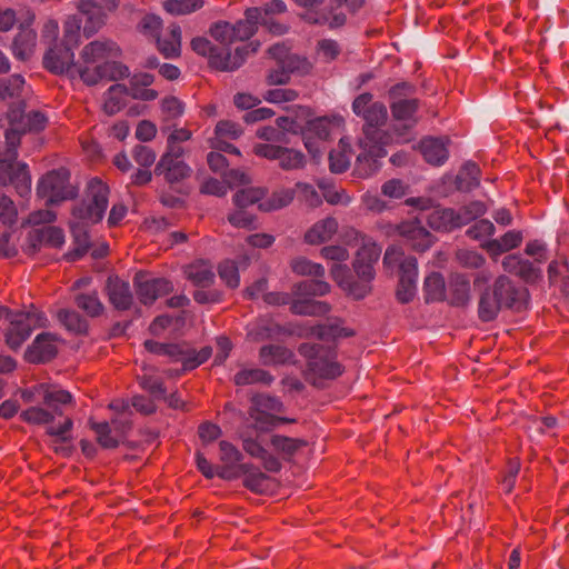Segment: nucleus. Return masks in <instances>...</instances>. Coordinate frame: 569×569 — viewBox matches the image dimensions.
<instances>
[{
	"mask_svg": "<svg viewBox=\"0 0 569 569\" xmlns=\"http://www.w3.org/2000/svg\"><path fill=\"white\" fill-rule=\"evenodd\" d=\"M119 47L110 40H94L86 44L77 62V76L88 86L102 80H119L129 76V69L117 62Z\"/></svg>",
	"mask_w": 569,
	"mask_h": 569,
	"instance_id": "1",
	"label": "nucleus"
},
{
	"mask_svg": "<svg viewBox=\"0 0 569 569\" xmlns=\"http://www.w3.org/2000/svg\"><path fill=\"white\" fill-rule=\"evenodd\" d=\"M109 188L100 179H91L87 187L84 199L74 206L70 221L71 232L78 246L70 260L83 254L89 248L88 227L102 220L108 207Z\"/></svg>",
	"mask_w": 569,
	"mask_h": 569,
	"instance_id": "2",
	"label": "nucleus"
},
{
	"mask_svg": "<svg viewBox=\"0 0 569 569\" xmlns=\"http://www.w3.org/2000/svg\"><path fill=\"white\" fill-rule=\"evenodd\" d=\"M191 48L194 52L200 56L208 57L209 64L220 71H233L242 66L246 57L249 52H256L258 44L253 43L238 47L234 53H231L229 49H218L203 37L193 38L191 41Z\"/></svg>",
	"mask_w": 569,
	"mask_h": 569,
	"instance_id": "3",
	"label": "nucleus"
},
{
	"mask_svg": "<svg viewBox=\"0 0 569 569\" xmlns=\"http://www.w3.org/2000/svg\"><path fill=\"white\" fill-rule=\"evenodd\" d=\"M277 128L287 133H300L303 144L308 152L318 158L320 151V118L310 116L308 109H301L296 119L288 117H279L277 119Z\"/></svg>",
	"mask_w": 569,
	"mask_h": 569,
	"instance_id": "4",
	"label": "nucleus"
},
{
	"mask_svg": "<svg viewBox=\"0 0 569 569\" xmlns=\"http://www.w3.org/2000/svg\"><path fill=\"white\" fill-rule=\"evenodd\" d=\"M345 238L349 246H360L356 253L353 269L361 280L371 282L376 276L375 264L380 258L381 248L372 238L357 231L356 229L347 230Z\"/></svg>",
	"mask_w": 569,
	"mask_h": 569,
	"instance_id": "5",
	"label": "nucleus"
},
{
	"mask_svg": "<svg viewBox=\"0 0 569 569\" xmlns=\"http://www.w3.org/2000/svg\"><path fill=\"white\" fill-rule=\"evenodd\" d=\"M146 349L154 355L166 356L171 362H180L182 371L193 370L204 363L212 355L210 347L200 350L191 348L187 343H160L153 340L144 341Z\"/></svg>",
	"mask_w": 569,
	"mask_h": 569,
	"instance_id": "6",
	"label": "nucleus"
},
{
	"mask_svg": "<svg viewBox=\"0 0 569 569\" xmlns=\"http://www.w3.org/2000/svg\"><path fill=\"white\" fill-rule=\"evenodd\" d=\"M9 321L6 342L11 349L16 350L21 347L34 329L46 327L48 320L43 312L31 307L28 311L10 315Z\"/></svg>",
	"mask_w": 569,
	"mask_h": 569,
	"instance_id": "7",
	"label": "nucleus"
},
{
	"mask_svg": "<svg viewBox=\"0 0 569 569\" xmlns=\"http://www.w3.org/2000/svg\"><path fill=\"white\" fill-rule=\"evenodd\" d=\"M9 321L6 342L11 349L16 350L21 347L34 329L46 327L48 320L43 312L31 307L28 311L10 315Z\"/></svg>",
	"mask_w": 569,
	"mask_h": 569,
	"instance_id": "8",
	"label": "nucleus"
},
{
	"mask_svg": "<svg viewBox=\"0 0 569 569\" xmlns=\"http://www.w3.org/2000/svg\"><path fill=\"white\" fill-rule=\"evenodd\" d=\"M70 174L64 168L52 170L43 176L37 186V194L47 203H58L76 196L69 182Z\"/></svg>",
	"mask_w": 569,
	"mask_h": 569,
	"instance_id": "9",
	"label": "nucleus"
},
{
	"mask_svg": "<svg viewBox=\"0 0 569 569\" xmlns=\"http://www.w3.org/2000/svg\"><path fill=\"white\" fill-rule=\"evenodd\" d=\"M415 91V86L408 82L397 83L390 88V110L396 120L417 121L415 114L419 109L420 101L417 98H411Z\"/></svg>",
	"mask_w": 569,
	"mask_h": 569,
	"instance_id": "10",
	"label": "nucleus"
},
{
	"mask_svg": "<svg viewBox=\"0 0 569 569\" xmlns=\"http://www.w3.org/2000/svg\"><path fill=\"white\" fill-rule=\"evenodd\" d=\"M118 0H79L77 8L86 16L83 33L87 38L94 34L106 22L108 13L116 10Z\"/></svg>",
	"mask_w": 569,
	"mask_h": 569,
	"instance_id": "11",
	"label": "nucleus"
},
{
	"mask_svg": "<svg viewBox=\"0 0 569 569\" xmlns=\"http://www.w3.org/2000/svg\"><path fill=\"white\" fill-rule=\"evenodd\" d=\"M503 309L520 310L526 305L525 289L518 288L507 276H499L493 284L485 287Z\"/></svg>",
	"mask_w": 569,
	"mask_h": 569,
	"instance_id": "12",
	"label": "nucleus"
},
{
	"mask_svg": "<svg viewBox=\"0 0 569 569\" xmlns=\"http://www.w3.org/2000/svg\"><path fill=\"white\" fill-rule=\"evenodd\" d=\"M366 121L363 126V138L367 143L372 142L389 143L391 140L390 134L382 130L381 127L386 124L388 119L387 108L382 102H373L370 109L362 116Z\"/></svg>",
	"mask_w": 569,
	"mask_h": 569,
	"instance_id": "13",
	"label": "nucleus"
},
{
	"mask_svg": "<svg viewBox=\"0 0 569 569\" xmlns=\"http://www.w3.org/2000/svg\"><path fill=\"white\" fill-rule=\"evenodd\" d=\"M395 231L417 252H425L435 243V237L416 218L398 223Z\"/></svg>",
	"mask_w": 569,
	"mask_h": 569,
	"instance_id": "14",
	"label": "nucleus"
},
{
	"mask_svg": "<svg viewBox=\"0 0 569 569\" xmlns=\"http://www.w3.org/2000/svg\"><path fill=\"white\" fill-rule=\"evenodd\" d=\"M18 211L14 202L0 192V256L11 257L17 253L16 244L11 241L10 227L17 221Z\"/></svg>",
	"mask_w": 569,
	"mask_h": 569,
	"instance_id": "15",
	"label": "nucleus"
},
{
	"mask_svg": "<svg viewBox=\"0 0 569 569\" xmlns=\"http://www.w3.org/2000/svg\"><path fill=\"white\" fill-rule=\"evenodd\" d=\"M320 292V282L315 279L301 281L296 287L291 310L297 315H317L320 305L317 300Z\"/></svg>",
	"mask_w": 569,
	"mask_h": 569,
	"instance_id": "16",
	"label": "nucleus"
},
{
	"mask_svg": "<svg viewBox=\"0 0 569 569\" xmlns=\"http://www.w3.org/2000/svg\"><path fill=\"white\" fill-rule=\"evenodd\" d=\"M360 147L363 149L356 160L353 174L358 178H368L377 172L379 164L378 159L387 154L383 147L388 143L371 142L367 143V140L360 139Z\"/></svg>",
	"mask_w": 569,
	"mask_h": 569,
	"instance_id": "17",
	"label": "nucleus"
},
{
	"mask_svg": "<svg viewBox=\"0 0 569 569\" xmlns=\"http://www.w3.org/2000/svg\"><path fill=\"white\" fill-rule=\"evenodd\" d=\"M74 54L70 46H54L50 48L43 57V64L49 71L62 74L67 73L71 78L77 76L76 66L73 61Z\"/></svg>",
	"mask_w": 569,
	"mask_h": 569,
	"instance_id": "18",
	"label": "nucleus"
},
{
	"mask_svg": "<svg viewBox=\"0 0 569 569\" xmlns=\"http://www.w3.org/2000/svg\"><path fill=\"white\" fill-rule=\"evenodd\" d=\"M241 134L240 124L229 120L219 121L214 129V136L209 140L210 148L240 156L239 149L230 141L237 140Z\"/></svg>",
	"mask_w": 569,
	"mask_h": 569,
	"instance_id": "19",
	"label": "nucleus"
},
{
	"mask_svg": "<svg viewBox=\"0 0 569 569\" xmlns=\"http://www.w3.org/2000/svg\"><path fill=\"white\" fill-rule=\"evenodd\" d=\"M418 262L416 258L406 260L399 272L396 298L400 303L410 302L417 292Z\"/></svg>",
	"mask_w": 569,
	"mask_h": 569,
	"instance_id": "20",
	"label": "nucleus"
},
{
	"mask_svg": "<svg viewBox=\"0 0 569 569\" xmlns=\"http://www.w3.org/2000/svg\"><path fill=\"white\" fill-rule=\"evenodd\" d=\"M172 290V283L163 278L137 279V295L140 302L146 306L152 305L158 298L170 293Z\"/></svg>",
	"mask_w": 569,
	"mask_h": 569,
	"instance_id": "21",
	"label": "nucleus"
},
{
	"mask_svg": "<svg viewBox=\"0 0 569 569\" xmlns=\"http://www.w3.org/2000/svg\"><path fill=\"white\" fill-rule=\"evenodd\" d=\"M28 242L33 252L41 247L60 248L64 243V234L58 227L42 226L29 232Z\"/></svg>",
	"mask_w": 569,
	"mask_h": 569,
	"instance_id": "22",
	"label": "nucleus"
},
{
	"mask_svg": "<svg viewBox=\"0 0 569 569\" xmlns=\"http://www.w3.org/2000/svg\"><path fill=\"white\" fill-rule=\"evenodd\" d=\"M56 337L51 333H40L26 351V359L32 363L51 360L57 355Z\"/></svg>",
	"mask_w": 569,
	"mask_h": 569,
	"instance_id": "23",
	"label": "nucleus"
},
{
	"mask_svg": "<svg viewBox=\"0 0 569 569\" xmlns=\"http://www.w3.org/2000/svg\"><path fill=\"white\" fill-rule=\"evenodd\" d=\"M330 310V307L322 302V346L325 342H332V348H336V341L340 338L353 337L355 331L345 326L341 318L325 315Z\"/></svg>",
	"mask_w": 569,
	"mask_h": 569,
	"instance_id": "24",
	"label": "nucleus"
},
{
	"mask_svg": "<svg viewBox=\"0 0 569 569\" xmlns=\"http://www.w3.org/2000/svg\"><path fill=\"white\" fill-rule=\"evenodd\" d=\"M219 450L221 466H217V476L222 479H233L237 477L236 467H238L242 455L228 441H220Z\"/></svg>",
	"mask_w": 569,
	"mask_h": 569,
	"instance_id": "25",
	"label": "nucleus"
},
{
	"mask_svg": "<svg viewBox=\"0 0 569 569\" xmlns=\"http://www.w3.org/2000/svg\"><path fill=\"white\" fill-rule=\"evenodd\" d=\"M470 280L466 274L453 273L449 278L446 299L451 306L465 307L469 303Z\"/></svg>",
	"mask_w": 569,
	"mask_h": 569,
	"instance_id": "26",
	"label": "nucleus"
},
{
	"mask_svg": "<svg viewBox=\"0 0 569 569\" xmlns=\"http://www.w3.org/2000/svg\"><path fill=\"white\" fill-rule=\"evenodd\" d=\"M109 300L119 310H127L132 303V295L128 282L119 278H109L107 283Z\"/></svg>",
	"mask_w": 569,
	"mask_h": 569,
	"instance_id": "27",
	"label": "nucleus"
},
{
	"mask_svg": "<svg viewBox=\"0 0 569 569\" xmlns=\"http://www.w3.org/2000/svg\"><path fill=\"white\" fill-rule=\"evenodd\" d=\"M299 352L307 361L306 379L317 386L320 382V348L316 343L305 342L299 347Z\"/></svg>",
	"mask_w": 569,
	"mask_h": 569,
	"instance_id": "28",
	"label": "nucleus"
},
{
	"mask_svg": "<svg viewBox=\"0 0 569 569\" xmlns=\"http://www.w3.org/2000/svg\"><path fill=\"white\" fill-rule=\"evenodd\" d=\"M420 151L425 160L432 166H440L448 159L447 144L439 138H425L420 142Z\"/></svg>",
	"mask_w": 569,
	"mask_h": 569,
	"instance_id": "29",
	"label": "nucleus"
},
{
	"mask_svg": "<svg viewBox=\"0 0 569 569\" xmlns=\"http://www.w3.org/2000/svg\"><path fill=\"white\" fill-rule=\"evenodd\" d=\"M262 17L260 8H249L244 12V19L232 24L236 41H244L252 37Z\"/></svg>",
	"mask_w": 569,
	"mask_h": 569,
	"instance_id": "30",
	"label": "nucleus"
},
{
	"mask_svg": "<svg viewBox=\"0 0 569 569\" xmlns=\"http://www.w3.org/2000/svg\"><path fill=\"white\" fill-rule=\"evenodd\" d=\"M8 121L10 126L4 131L6 150L0 152V163H7L11 167L12 162L18 157L17 149L20 144L22 131L20 129L21 126L19 123L13 122V120L10 117H8Z\"/></svg>",
	"mask_w": 569,
	"mask_h": 569,
	"instance_id": "31",
	"label": "nucleus"
},
{
	"mask_svg": "<svg viewBox=\"0 0 569 569\" xmlns=\"http://www.w3.org/2000/svg\"><path fill=\"white\" fill-rule=\"evenodd\" d=\"M184 274L197 287H209L214 281V272L211 264L203 260L187 266Z\"/></svg>",
	"mask_w": 569,
	"mask_h": 569,
	"instance_id": "32",
	"label": "nucleus"
},
{
	"mask_svg": "<svg viewBox=\"0 0 569 569\" xmlns=\"http://www.w3.org/2000/svg\"><path fill=\"white\" fill-rule=\"evenodd\" d=\"M425 218L427 224L437 231H451L457 228L455 210L451 208L436 207Z\"/></svg>",
	"mask_w": 569,
	"mask_h": 569,
	"instance_id": "33",
	"label": "nucleus"
},
{
	"mask_svg": "<svg viewBox=\"0 0 569 569\" xmlns=\"http://www.w3.org/2000/svg\"><path fill=\"white\" fill-rule=\"evenodd\" d=\"M159 51L166 58H174L180 54L181 50V29L178 24H170L168 33L163 37H157Z\"/></svg>",
	"mask_w": 569,
	"mask_h": 569,
	"instance_id": "34",
	"label": "nucleus"
},
{
	"mask_svg": "<svg viewBox=\"0 0 569 569\" xmlns=\"http://www.w3.org/2000/svg\"><path fill=\"white\" fill-rule=\"evenodd\" d=\"M37 33L29 27H21L13 40L12 50L16 58L27 60L36 47Z\"/></svg>",
	"mask_w": 569,
	"mask_h": 569,
	"instance_id": "35",
	"label": "nucleus"
},
{
	"mask_svg": "<svg viewBox=\"0 0 569 569\" xmlns=\"http://www.w3.org/2000/svg\"><path fill=\"white\" fill-rule=\"evenodd\" d=\"M259 358L264 366H280L291 362L293 353L280 345H267L261 347Z\"/></svg>",
	"mask_w": 569,
	"mask_h": 569,
	"instance_id": "36",
	"label": "nucleus"
},
{
	"mask_svg": "<svg viewBox=\"0 0 569 569\" xmlns=\"http://www.w3.org/2000/svg\"><path fill=\"white\" fill-rule=\"evenodd\" d=\"M426 302L443 301L447 297V286L440 272H431L423 282Z\"/></svg>",
	"mask_w": 569,
	"mask_h": 569,
	"instance_id": "37",
	"label": "nucleus"
},
{
	"mask_svg": "<svg viewBox=\"0 0 569 569\" xmlns=\"http://www.w3.org/2000/svg\"><path fill=\"white\" fill-rule=\"evenodd\" d=\"M480 183V168L476 162H466L456 177V187L459 191L468 192Z\"/></svg>",
	"mask_w": 569,
	"mask_h": 569,
	"instance_id": "38",
	"label": "nucleus"
},
{
	"mask_svg": "<svg viewBox=\"0 0 569 569\" xmlns=\"http://www.w3.org/2000/svg\"><path fill=\"white\" fill-rule=\"evenodd\" d=\"M343 372L345 367L337 358L336 348L322 346V381L333 380Z\"/></svg>",
	"mask_w": 569,
	"mask_h": 569,
	"instance_id": "39",
	"label": "nucleus"
},
{
	"mask_svg": "<svg viewBox=\"0 0 569 569\" xmlns=\"http://www.w3.org/2000/svg\"><path fill=\"white\" fill-rule=\"evenodd\" d=\"M128 89L123 84H113L104 93L103 110L112 116L119 112L126 104Z\"/></svg>",
	"mask_w": 569,
	"mask_h": 569,
	"instance_id": "40",
	"label": "nucleus"
},
{
	"mask_svg": "<svg viewBox=\"0 0 569 569\" xmlns=\"http://www.w3.org/2000/svg\"><path fill=\"white\" fill-rule=\"evenodd\" d=\"M502 308L485 288L479 292L478 317L482 322L495 320Z\"/></svg>",
	"mask_w": 569,
	"mask_h": 569,
	"instance_id": "41",
	"label": "nucleus"
},
{
	"mask_svg": "<svg viewBox=\"0 0 569 569\" xmlns=\"http://www.w3.org/2000/svg\"><path fill=\"white\" fill-rule=\"evenodd\" d=\"M486 206L481 201H472L462 207L457 211L455 210V220L457 228H461L479 217L486 213Z\"/></svg>",
	"mask_w": 569,
	"mask_h": 569,
	"instance_id": "42",
	"label": "nucleus"
},
{
	"mask_svg": "<svg viewBox=\"0 0 569 569\" xmlns=\"http://www.w3.org/2000/svg\"><path fill=\"white\" fill-rule=\"evenodd\" d=\"M272 381L273 377L268 371L259 368L243 369L234 376V383L237 386L252 383L270 385Z\"/></svg>",
	"mask_w": 569,
	"mask_h": 569,
	"instance_id": "43",
	"label": "nucleus"
},
{
	"mask_svg": "<svg viewBox=\"0 0 569 569\" xmlns=\"http://www.w3.org/2000/svg\"><path fill=\"white\" fill-rule=\"evenodd\" d=\"M350 166V148L340 139L338 149L329 153V169L333 173H342Z\"/></svg>",
	"mask_w": 569,
	"mask_h": 569,
	"instance_id": "44",
	"label": "nucleus"
},
{
	"mask_svg": "<svg viewBox=\"0 0 569 569\" xmlns=\"http://www.w3.org/2000/svg\"><path fill=\"white\" fill-rule=\"evenodd\" d=\"M204 4L203 0H167L163 2V9L173 16L189 14Z\"/></svg>",
	"mask_w": 569,
	"mask_h": 569,
	"instance_id": "45",
	"label": "nucleus"
},
{
	"mask_svg": "<svg viewBox=\"0 0 569 569\" xmlns=\"http://www.w3.org/2000/svg\"><path fill=\"white\" fill-rule=\"evenodd\" d=\"M522 241V233L517 230L506 232L500 239L491 240L488 248L496 252H506L517 248Z\"/></svg>",
	"mask_w": 569,
	"mask_h": 569,
	"instance_id": "46",
	"label": "nucleus"
},
{
	"mask_svg": "<svg viewBox=\"0 0 569 569\" xmlns=\"http://www.w3.org/2000/svg\"><path fill=\"white\" fill-rule=\"evenodd\" d=\"M295 197V191L291 189H281L272 193V196L259 203V209L263 211L278 210L288 206Z\"/></svg>",
	"mask_w": 569,
	"mask_h": 569,
	"instance_id": "47",
	"label": "nucleus"
},
{
	"mask_svg": "<svg viewBox=\"0 0 569 569\" xmlns=\"http://www.w3.org/2000/svg\"><path fill=\"white\" fill-rule=\"evenodd\" d=\"M183 153V148H167V151L162 154L160 161L156 166V173L160 176L169 171V168L184 164L186 162L181 159Z\"/></svg>",
	"mask_w": 569,
	"mask_h": 569,
	"instance_id": "48",
	"label": "nucleus"
},
{
	"mask_svg": "<svg viewBox=\"0 0 569 569\" xmlns=\"http://www.w3.org/2000/svg\"><path fill=\"white\" fill-rule=\"evenodd\" d=\"M279 156V166L283 170H295L302 168L306 162L305 154L295 149L282 147Z\"/></svg>",
	"mask_w": 569,
	"mask_h": 569,
	"instance_id": "49",
	"label": "nucleus"
},
{
	"mask_svg": "<svg viewBox=\"0 0 569 569\" xmlns=\"http://www.w3.org/2000/svg\"><path fill=\"white\" fill-rule=\"evenodd\" d=\"M244 473V486L254 492H262L267 487L268 477L259 470L250 471L248 465L239 466Z\"/></svg>",
	"mask_w": 569,
	"mask_h": 569,
	"instance_id": "50",
	"label": "nucleus"
},
{
	"mask_svg": "<svg viewBox=\"0 0 569 569\" xmlns=\"http://www.w3.org/2000/svg\"><path fill=\"white\" fill-rule=\"evenodd\" d=\"M293 57H287L276 69L271 70L268 74L269 84H284L290 80V72L295 68Z\"/></svg>",
	"mask_w": 569,
	"mask_h": 569,
	"instance_id": "51",
	"label": "nucleus"
},
{
	"mask_svg": "<svg viewBox=\"0 0 569 569\" xmlns=\"http://www.w3.org/2000/svg\"><path fill=\"white\" fill-rule=\"evenodd\" d=\"M264 191L260 188H246L239 190L234 197L233 202L234 204L240 208L244 209L249 206H252L257 202L260 203V200L263 198Z\"/></svg>",
	"mask_w": 569,
	"mask_h": 569,
	"instance_id": "52",
	"label": "nucleus"
},
{
	"mask_svg": "<svg viewBox=\"0 0 569 569\" xmlns=\"http://www.w3.org/2000/svg\"><path fill=\"white\" fill-rule=\"evenodd\" d=\"M90 425L103 448H116L119 445V437L111 435L112 430L108 422H90Z\"/></svg>",
	"mask_w": 569,
	"mask_h": 569,
	"instance_id": "53",
	"label": "nucleus"
},
{
	"mask_svg": "<svg viewBox=\"0 0 569 569\" xmlns=\"http://www.w3.org/2000/svg\"><path fill=\"white\" fill-rule=\"evenodd\" d=\"M81 19L69 17L63 24V40L67 46L77 47L80 41Z\"/></svg>",
	"mask_w": 569,
	"mask_h": 569,
	"instance_id": "54",
	"label": "nucleus"
},
{
	"mask_svg": "<svg viewBox=\"0 0 569 569\" xmlns=\"http://www.w3.org/2000/svg\"><path fill=\"white\" fill-rule=\"evenodd\" d=\"M72 401V396L69 391L62 389H51L46 391L43 397V402L48 407L53 408V412L57 416H61L62 411L57 407V405H67Z\"/></svg>",
	"mask_w": 569,
	"mask_h": 569,
	"instance_id": "55",
	"label": "nucleus"
},
{
	"mask_svg": "<svg viewBox=\"0 0 569 569\" xmlns=\"http://www.w3.org/2000/svg\"><path fill=\"white\" fill-rule=\"evenodd\" d=\"M54 416H57L53 411H48L41 407H30L21 413V418L23 421L33 425H46L53 421Z\"/></svg>",
	"mask_w": 569,
	"mask_h": 569,
	"instance_id": "56",
	"label": "nucleus"
},
{
	"mask_svg": "<svg viewBox=\"0 0 569 569\" xmlns=\"http://www.w3.org/2000/svg\"><path fill=\"white\" fill-rule=\"evenodd\" d=\"M76 302L81 310L91 317L99 316L103 310L97 293L79 295Z\"/></svg>",
	"mask_w": 569,
	"mask_h": 569,
	"instance_id": "57",
	"label": "nucleus"
},
{
	"mask_svg": "<svg viewBox=\"0 0 569 569\" xmlns=\"http://www.w3.org/2000/svg\"><path fill=\"white\" fill-rule=\"evenodd\" d=\"M58 319L70 331L83 332L87 329L86 321L76 311L60 310Z\"/></svg>",
	"mask_w": 569,
	"mask_h": 569,
	"instance_id": "58",
	"label": "nucleus"
},
{
	"mask_svg": "<svg viewBox=\"0 0 569 569\" xmlns=\"http://www.w3.org/2000/svg\"><path fill=\"white\" fill-rule=\"evenodd\" d=\"M218 273L222 281L230 288H237L240 282L238 267L232 260H226L219 264Z\"/></svg>",
	"mask_w": 569,
	"mask_h": 569,
	"instance_id": "59",
	"label": "nucleus"
},
{
	"mask_svg": "<svg viewBox=\"0 0 569 569\" xmlns=\"http://www.w3.org/2000/svg\"><path fill=\"white\" fill-rule=\"evenodd\" d=\"M210 34L214 40L226 46L236 42V39L233 38V27L227 21L214 23L210 28Z\"/></svg>",
	"mask_w": 569,
	"mask_h": 569,
	"instance_id": "60",
	"label": "nucleus"
},
{
	"mask_svg": "<svg viewBox=\"0 0 569 569\" xmlns=\"http://www.w3.org/2000/svg\"><path fill=\"white\" fill-rule=\"evenodd\" d=\"M23 84L24 79L20 74H13L8 79L1 80L0 99L19 96Z\"/></svg>",
	"mask_w": 569,
	"mask_h": 569,
	"instance_id": "61",
	"label": "nucleus"
},
{
	"mask_svg": "<svg viewBox=\"0 0 569 569\" xmlns=\"http://www.w3.org/2000/svg\"><path fill=\"white\" fill-rule=\"evenodd\" d=\"M413 258L412 256H406L403 250L397 246H390L387 248L383 256V266L388 269L398 268L399 272H401L402 263Z\"/></svg>",
	"mask_w": 569,
	"mask_h": 569,
	"instance_id": "62",
	"label": "nucleus"
},
{
	"mask_svg": "<svg viewBox=\"0 0 569 569\" xmlns=\"http://www.w3.org/2000/svg\"><path fill=\"white\" fill-rule=\"evenodd\" d=\"M271 445L277 451L282 452L286 456H291L301 446H303L305 442L298 439H292L277 435L271 438Z\"/></svg>",
	"mask_w": 569,
	"mask_h": 569,
	"instance_id": "63",
	"label": "nucleus"
},
{
	"mask_svg": "<svg viewBox=\"0 0 569 569\" xmlns=\"http://www.w3.org/2000/svg\"><path fill=\"white\" fill-rule=\"evenodd\" d=\"M457 260L462 267L470 269H479L486 261L481 253L467 249L457 252Z\"/></svg>",
	"mask_w": 569,
	"mask_h": 569,
	"instance_id": "64",
	"label": "nucleus"
}]
</instances>
